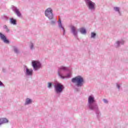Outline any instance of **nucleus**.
<instances>
[{
    "instance_id": "obj_16",
    "label": "nucleus",
    "mask_w": 128,
    "mask_h": 128,
    "mask_svg": "<svg viewBox=\"0 0 128 128\" xmlns=\"http://www.w3.org/2000/svg\"><path fill=\"white\" fill-rule=\"evenodd\" d=\"M15 12L16 14L18 16H20V11L18 9L15 10Z\"/></svg>"
},
{
    "instance_id": "obj_24",
    "label": "nucleus",
    "mask_w": 128,
    "mask_h": 128,
    "mask_svg": "<svg viewBox=\"0 0 128 128\" xmlns=\"http://www.w3.org/2000/svg\"><path fill=\"white\" fill-rule=\"evenodd\" d=\"M33 48H34V44H32L31 46H30V48L32 49Z\"/></svg>"
},
{
    "instance_id": "obj_21",
    "label": "nucleus",
    "mask_w": 128,
    "mask_h": 128,
    "mask_svg": "<svg viewBox=\"0 0 128 128\" xmlns=\"http://www.w3.org/2000/svg\"><path fill=\"white\" fill-rule=\"evenodd\" d=\"M14 52L16 53L18 52V49L16 48H14Z\"/></svg>"
},
{
    "instance_id": "obj_11",
    "label": "nucleus",
    "mask_w": 128,
    "mask_h": 128,
    "mask_svg": "<svg viewBox=\"0 0 128 128\" xmlns=\"http://www.w3.org/2000/svg\"><path fill=\"white\" fill-rule=\"evenodd\" d=\"M72 32H73L74 36H76V34H78V32H76V27L72 26Z\"/></svg>"
},
{
    "instance_id": "obj_27",
    "label": "nucleus",
    "mask_w": 128,
    "mask_h": 128,
    "mask_svg": "<svg viewBox=\"0 0 128 128\" xmlns=\"http://www.w3.org/2000/svg\"><path fill=\"white\" fill-rule=\"evenodd\" d=\"M2 124V123L1 120H0V124Z\"/></svg>"
},
{
    "instance_id": "obj_12",
    "label": "nucleus",
    "mask_w": 128,
    "mask_h": 128,
    "mask_svg": "<svg viewBox=\"0 0 128 128\" xmlns=\"http://www.w3.org/2000/svg\"><path fill=\"white\" fill-rule=\"evenodd\" d=\"M0 120H1V124H6V122H8V120L6 118H2Z\"/></svg>"
},
{
    "instance_id": "obj_20",
    "label": "nucleus",
    "mask_w": 128,
    "mask_h": 128,
    "mask_svg": "<svg viewBox=\"0 0 128 128\" xmlns=\"http://www.w3.org/2000/svg\"><path fill=\"white\" fill-rule=\"evenodd\" d=\"M59 22L60 24L59 25V26L60 28H62V22H60V19H59Z\"/></svg>"
},
{
    "instance_id": "obj_18",
    "label": "nucleus",
    "mask_w": 128,
    "mask_h": 128,
    "mask_svg": "<svg viewBox=\"0 0 128 128\" xmlns=\"http://www.w3.org/2000/svg\"><path fill=\"white\" fill-rule=\"evenodd\" d=\"M114 9L115 10H116V12H120V9H119L118 8V7L114 8Z\"/></svg>"
},
{
    "instance_id": "obj_22",
    "label": "nucleus",
    "mask_w": 128,
    "mask_h": 128,
    "mask_svg": "<svg viewBox=\"0 0 128 128\" xmlns=\"http://www.w3.org/2000/svg\"><path fill=\"white\" fill-rule=\"evenodd\" d=\"M52 86V83H48V88H50Z\"/></svg>"
},
{
    "instance_id": "obj_15",
    "label": "nucleus",
    "mask_w": 128,
    "mask_h": 128,
    "mask_svg": "<svg viewBox=\"0 0 128 128\" xmlns=\"http://www.w3.org/2000/svg\"><path fill=\"white\" fill-rule=\"evenodd\" d=\"M32 104V100H30V98H27L26 100L25 104Z\"/></svg>"
},
{
    "instance_id": "obj_1",
    "label": "nucleus",
    "mask_w": 128,
    "mask_h": 128,
    "mask_svg": "<svg viewBox=\"0 0 128 128\" xmlns=\"http://www.w3.org/2000/svg\"><path fill=\"white\" fill-rule=\"evenodd\" d=\"M94 102V98L92 96H90L88 98V103L89 104V108L90 110H94V108H98L96 104H92Z\"/></svg>"
},
{
    "instance_id": "obj_7",
    "label": "nucleus",
    "mask_w": 128,
    "mask_h": 128,
    "mask_svg": "<svg viewBox=\"0 0 128 128\" xmlns=\"http://www.w3.org/2000/svg\"><path fill=\"white\" fill-rule=\"evenodd\" d=\"M32 64L33 68H34L35 70H37L38 68L40 66V62L38 61L32 62Z\"/></svg>"
},
{
    "instance_id": "obj_9",
    "label": "nucleus",
    "mask_w": 128,
    "mask_h": 128,
    "mask_svg": "<svg viewBox=\"0 0 128 128\" xmlns=\"http://www.w3.org/2000/svg\"><path fill=\"white\" fill-rule=\"evenodd\" d=\"M33 70L32 69L26 68V74L27 76H32Z\"/></svg>"
},
{
    "instance_id": "obj_25",
    "label": "nucleus",
    "mask_w": 128,
    "mask_h": 128,
    "mask_svg": "<svg viewBox=\"0 0 128 128\" xmlns=\"http://www.w3.org/2000/svg\"><path fill=\"white\" fill-rule=\"evenodd\" d=\"M2 82L0 81V86H2Z\"/></svg>"
},
{
    "instance_id": "obj_19",
    "label": "nucleus",
    "mask_w": 128,
    "mask_h": 128,
    "mask_svg": "<svg viewBox=\"0 0 128 128\" xmlns=\"http://www.w3.org/2000/svg\"><path fill=\"white\" fill-rule=\"evenodd\" d=\"M4 28L6 30L7 32H10V30H8V26H7L4 25Z\"/></svg>"
},
{
    "instance_id": "obj_23",
    "label": "nucleus",
    "mask_w": 128,
    "mask_h": 128,
    "mask_svg": "<svg viewBox=\"0 0 128 128\" xmlns=\"http://www.w3.org/2000/svg\"><path fill=\"white\" fill-rule=\"evenodd\" d=\"M104 102H105V104H106L108 102V100H106V99H104Z\"/></svg>"
},
{
    "instance_id": "obj_2",
    "label": "nucleus",
    "mask_w": 128,
    "mask_h": 128,
    "mask_svg": "<svg viewBox=\"0 0 128 128\" xmlns=\"http://www.w3.org/2000/svg\"><path fill=\"white\" fill-rule=\"evenodd\" d=\"M54 88L56 92L58 94L62 92V90L64 88V85L62 84H61L57 83L54 85Z\"/></svg>"
},
{
    "instance_id": "obj_8",
    "label": "nucleus",
    "mask_w": 128,
    "mask_h": 128,
    "mask_svg": "<svg viewBox=\"0 0 128 128\" xmlns=\"http://www.w3.org/2000/svg\"><path fill=\"white\" fill-rule=\"evenodd\" d=\"M72 82H76L78 86H81L84 84V80H72Z\"/></svg>"
},
{
    "instance_id": "obj_5",
    "label": "nucleus",
    "mask_w": 128,
    "mask_h": 128,
    "mask_svg": "<svg viewBox=\"0 0 128 128\" xmlns=\"http://www.w3.org/2000/svg\"><path fill=\"white\" fill-rule=\"evenodd\" d=\"M87 4L90 10H94V6H96V4L90 1V0H87Z\"/></svg>"
},
{
    "instance_id": "obj_3",
    "label": "nucleus",
    "mask_w": 128,
    "mask_h": 128,
    "mask_svg": "<svg viewBox=\"0 0 128 128\" xmlns=\"http://www.w3.org/2000/svg\"><path fill=\"white\" fill-rule=\"evenodd\" d=\"M45 15L47 18H49V20H52L54 18V14H52V8H48L45 11Z\"/></svg>"
},
{
    "instance_id": "obj_17",
    "label": "nucleus",
    "mask_w": 128,
    "mask_h": 128,
    "mask_svg": "<svg viewBox=\"0 0 128 128\" xmlns=\"http://www.w3.org/2000/svg\"><path fill=\"white\" fill-rule=\"evenodd\" d=\"M96 36V33L94 32L91 33V38H94V36Z\"/></svg>"
},
{
    "instance_id": "obj_26",
    "label": "nucleus",
    "mask_w": 128,
    "mask_h": 128,
    "mask_svg": "<svg viewBox=\"0 0 128 128\" xmlns=\"http://www.w3.org/2000/svg\"><path fill=\"white\" fill-rule=\"evenodd\" d=\"M116 43L118 44H120V42H117Z\"/></svg>"
},
{
    "instance_id": "obj_28",
    "label": "nucleus",
    "mask_w": 128,
    "mask_h": 128,
    "mask_svg": "<svg viewBox=\"0 0 128 128\" xmlns=\"http://www.w3.org/2000/svg\"><path fill=\"white\" fill-rule=\"evenodd\" d=\"M117 86H118V88H120V86H119V85H117Z\"/></svg>"
},
{
    "instance_id": "obj_14",
    "label": "nucleus",
    "mask_w": 128,
    "mask_h": 128,
    "mask_svg": "<svg viewBox=\"0 0 128 128\" xmlns=\"http://www.w3.org/2000/svg\"><path fill=\"white\" fill-rule=\"evenodd\" d=\"M80 32L81 34H86V29L84 28H80Z\"/></svg>"
},
{
    "instance_id": "obj_6",
    "label": "nucleus",
    "mask_w": 128,
    "mask_h": 128,
    "mask_svg": "<svg viewBox=\"0 0 128 128\" xmlns=\"http://www.w3.org/2000/svg\"><path fill=\"white\" fill-rule=\"evenodd\" d=\"M0 38L5 44H10V41L6 38V36L0 32Z\"/></svg>"
},
{
    "instance_id": "obj_10",
    "label": "nucleus",
    "mask_w": 128,
    "mask_h": 128,
    "mask_svg": "<svg viewBox=\"0 0 128 128\" xmlns=\"http://www.w3.org/2000/svg\"><path fill=\"white\" fill-rule=\"evenodd\" d=\"M72 80H84V78L80 76H78L74 78H73Z\"/></svg>"
},
{
    "instance_id": "obj_13",
    "label": "nucleus",
    "mask_w": 128,
    "mask_h": 128,
    "mask_svg": "<svg viewBox=\"0 0 128 128\" xmlns=\"http://www.w3.org/2000/svg\"><path fill=\"white\" fill-rule=\"evenodd\" d=\"M10 22L12 24H16V20L14 19L13 18H11L10 19Z\"/></svg>"
},
{
    "instance_id": "obj_4",
    "label": "nucleus",
    "mask_w": 128,
    "mask_h": 128,
    "mask_svg": "<svg viewBox=\"0 0 128 128\" xmlns=\"http://www.w3.org/2000/svg\"><path fill=\"white\" fill-rule=\"evenodd\" d=\"M66 70V67L62 66L61 68H60V70H58V74L60 76V78H70V76L72 74H70V73L68 74L66 76H62V74H60V72H62V70Z\"/></svg>"
}]
</instances>
